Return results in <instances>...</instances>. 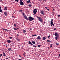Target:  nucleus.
Segmentation results:
<instances>
[{"label":"nucleus","instance_id":"obj_1","mask_svg":"<svg viewBox=\"0 0 60 60\" xmlns=\"http://www.w3.org/2000/svg\"><path fill=\"white\" fill-rule=\"evenodd\" d=\"M36 17H37V18H38L39 20V21H40L41 22H43V20L42 18L41 17L40 18V17H38V16H36Z\"/></svg>","mask_w":60,"mask_h":60},{"label":"nucleus","instance_id":"obj_2","mask_svg":"<svg viewBox=\"0 0 60 60\" xmlns=\"http://www.w3.org/2000/svg\"><path fill=\"white\" fill-rule=\"evenodd\" d=\"M22 15H23V16L25 18V19H26V20H29L28 18L27 17V16L26 15H25V14H24V13H22Z\"/></svg>","mask_w":60,"mask_h":60},{"label":"nucleus","instance_id":"obj_3","mask_svg":"<svg viewBox=\"0 0 60 60\" xmlns=\"http://www.w3.org/2000/svg\"><path fill=\"white\" fill-rule=\"evenodd\" d=\"M28 19L29 21H32L34 20V18L31 16H29L28 18Z\"/></svg>","mask_w":60,"mask_h":60},{"label":"nucleus","instance_id":"obj_4","mask_svg":"<svg viewBox=\"0 0 60 60\" xmlns=\"http://www.w3.org/2000/svg\"><path fill=\"white\" fill-rule=\"evenodd\" d=\"M37 8L36 9H34L33 10V13H34V14H36V13L37 12Z\"/></svg>","mask_w":60,"mask_h":60},{"label":"nucleus","instance_id":"obj_5","mask_svg":"<svg viewBox=\"0 0 60 60\" xmlns=\"http://www.w3.org/2000/svg\"><path fill=\"white\" fill-rule=\"evenodd\" d=\"M40 12L41 14L43 15H45V12L42 10H41V11Z\"/></svg>","mask_w":60,"mask_h":60},{"label":"nucleus","instance_id":"obj_6","mask_svg":"<svg viewBox=\"0 0 60 60\" xmlns=\"http://www.w3.org/2000/svg\"><path fill=\"white\" fill-rule=\"evenodd\" d=\"M20 5H24V3L22 2V0H20Z\"/></svg>","mask_w":60,"mask_h":60},{"label":"nucleus","instance_id":"obj_7","mask_svg":"<svg viewBox=\"0 0 60 60\" xmlns=\"http://www.w3.org/2000/svg\"><path fill=\"white\" fill-rule=\"evenodd\" d=\"M54 35L55 36H59L58 34V33L56 32L54 34Z\"/></svg>","mask_w":60,"mask_h":60},{"label":"nucleus","instance_id":"obj_8","mask_svg":"<svg viewBox=\"0 0 60 60\" xmlns=\"http://www.w3.org/2000/svg\"><path fill=\"white\" fill-rule=\"evenodd\" d=\"M41 37L39 36H38L37 38V39L38 40H39V41H40L41 40Z\"/></svg>","mask_w":60,"mask_h":60},{"label":"nucleus","instance_id":"obj_9","mask_svg":"<svg viewBox=\"0 0 60 60\" xmlns=\"http://www.w3.org/2000/svg\"><path fill=\"white\" fill-rule=\"evenodd\" d=\"M29 44H30V45H33V44H32V42H31V41H29L28 42Z\"/></svg>","mask_w":60,"mask_h":60},{"label":"nucleus","instance_id":"obj_10","mask_svg":"<svg viewBox=\"0 0 60 60\" xmlns=\"http://www.w3.org/2000/svg\"><path fill=\"white\" fill-rule=\"evenodd\" d=\"M4 14L5 16H7L8 15L7 13V12H4Z\"/></svg>","mask_w":60,"mask_h":60},{"label":"nucleus","instance_id":"obj_11","mask_svg":"<svg viewBox=\"0 0 60 60\" xmlns=\"http://www.w3.org/2000/svg\"><path fill=\"white\" fill-rule=\"evenodd\" d=\"M4 10L5 11H7V8L5 7H4Z\"/></svg>","mask_w":60,"mask_h":60},{"label":"nucleus","instance_id":"obj_12","mask_svg":"<svg viewBox=\"0 0 60 60\" xmlns=\"http://www.w3.org/2000/svg\"><path fill=\"white\" fill-rule=\"evenodd\" d=\"M7 42L8 43H11V41L10 40H7Z\"/></svg>","mask_w":60,"mask_h":60},{"label":"nucleus","instance_id":"obj_13","mask_svg":"<svg viewBox=\"0 0 60 60\" xmlns=\"http://www.w3.org/2000/svg\"><path fill=\"white\" fill-rule=\"evenodd\" d=\"M3 56H4L5 57V56H6V55H5V53L4 52H3Z\"/></svg>","mask_w":60,"mask_h":60},{"label":"nucleus","instance_id":"obj_14","mask_svg":"<svg viewBox=\"0 0 60 60\" xmlns=\"http://www.w3.org/2000/svg\"><path fill=\"white\" fill-rule=\"evenodd\" d=\"M42 39L43 40H46V38L45 37H43Z\"/></svg>","mask_w":60,"mask_h":60},{"label":"nucleus","instance_id":"obj_15","mask_svg":"<svg viewBox=\"0 0 60 60\" xmlns=\"http://www.w3.org/2000/svg\"><path fill=\"white\" fill-rule=\"evenodd\" d=\"M50 24L51 26H53V22H51Z\"/></svg>","mask_w":60,"mask_h":60},{"label":"nucleus","instance_id":"obj_16","mask_svg":"<svg viewBox=\"0 0 60 60\" xmlns=\"http://www.w3.org/2000/svg\"><path fill=\"white\" fill-rule=\"evenodd\" d=\"M31 42L32 43H33V44H35V41H32Z\"/></svg>","mask_w":60,"mask_h":60},{"label":"nucleus","instance_id":"obj_17","mask_svg":"<svg viewBox=\"0 0 60 60\" xmlns=\"http://www.w3.org/2000/svg\"><path fill=\"white\" fill-rule=\"evenodd\" d=\"M58 37H59V36H56V37H55V39H56V40H57V38H58Z\"/></svg>","mask_w":60,"mask_h":60},{"label":"nucleus","instance_id":"obj_18","mask_svg":"<svg viewBox=\"0 0 60 60\" xmlns=\"http://www.w3.org/2000/svg\"><path fill=\"white\" fill-rule=\"evenodd\" d=\"M32 36H37V35L35 34V35H31Z\"/></svg>","mask_w":60,"mask_h":60},{"label":"nucleus","instance_id":"obj_19","mask_svg":"<svg viewBox=\"0 0 60 60\" xmlns=\"http://www.w3.org/2000/svg\"><path fill=\"white\" fill-rule=\"evenodd\" d=\"M47 42H51V41H50V40H47Z\"/></svg>","mask_w":60,"mask_h":60},{"label":"nucleus","instance_id":"obj_20","mask_svg":"<svg viewBox=\"0 0 60 60\" xmlns=\"http://www.w3.org/2000/svg\"><path fill=\"white\" fill-rule=\"evenodd\" d=\"M8 49L9 50V51H11V48H9Z\"/></svg>","mask_w":60,"mask_h":60},{"label":"nucleus","instance_id":"obj_21","mask_svg":"<svg viewBox=\"0 0 60 60\" xmlns=\"http://www.w3.org/2000/svg\"><path fill=\"white\" fill-rule=\"evenodd\" d=\"M16 26H17V24H14V26H15V27H16Z\"/></svg>","mask_w":60,"mask_h":60},{"label":"nucleus","instance_id":"obj_22","mask_svg":"<svg viewBox=\"0 0 60 60\" xmlns=\"http://www.w3.org/2000/svg\"><path fill=\"white\" fill-rule=\"evenodd\" d=\"M26 32V31L25 30H24L23 31V32L24 33H25Z\"/></svg>","mask_w":60,"mask_h":60},{"label":"nucleus","instance_id":"obj_23","mask_svg":"<svg viewBox=\"0 0 60 60\" xmlns=\"http://www.w3.org/2000/svg\"><path fill=\"white\" fill-rule=\"evenodd\" d=\"M27 3H30V0L27 1Z\"/></svg>","mask_w":60,"mask_h":60},{"label":"nucleus","instance_id":"obj_24","mask_svg":"<svg viewBox=\"0 0 60 60\" xmlns=\"http://www.w3.org/2000/svg\"><path fill=\"white\" fill-rule=\"evenodd\" d=\"M41 45H38V48H40V47H41Z\"/></svg>","mask_w":60,"mask_h":60},{"label":"nucleus","instance_id":"obj_25","mask_svg":"<svg viewBox=\"0 0 60 60\" xmlns=\"http://www.w3.org/2000/svg\"><path fill=\"white\" fill-rule=\"evenodd\" d=\"M51 21L50 22H53V19H51Z\"/></svg>","mask_w":60,"mask_h":60},{"label":"nucleus","instance_id":"obj_26","mask_svg":"<svg viewBox=\"0 0 60 60\" xmlns=\"http://www.w3.org/2000/svg\"><path fill=\"white\" fill-rule=\"evenodd\" d=\"M3 11L2 9H0V12H2Z\"/></svg>","mask_w":60,"mask_h":60},{"label":"nucleus","instance_id":"obj_27","mask_svg":"<svg viewBox=\"0 0 60 60\" xmlns=\"http://www.w3.org/2000/svg\"><path fill=\"white\" fill-rule=\"evenodd\" d=\"M23 11V10H19V12H21H21H22V11Z\"/></svg>","mask_w":60,"mask_h":60},{"label":"nucleus","instance_id":"obj_28","mask_svg":"<svg viewBox=\"0 0 60 60\" xmlns=\"http://www.w3.org/2000/svg\"><path fill=\"white\" fill-rule=\"evenodd\" d=\"M28 6H29V7H31V6L30 4L29 5H28Z\"/></svg>","mask_w":60,"mask_h":60},{"label":"nucleus","instance_id":"obj_29","mask_svg":"<svg viewBox=\"0 0 60 60\" xmlns=\"http://www.w3.org/2000/svg\"><path fill=\"white\" fill-rule=\"evenodd\" d=\"M15 1L17 2H19V0H15Z\"/></svg>","mask_w":60,"mask_h":60},{"label":"nucleus","instance_id":"obj_30","mask_svg":"<svg viewBox=\"0 0 60 60\" xmlns=\"http://www.w3.org/2000/svg\"><path fill=\"white\" fill-rule=\"evenodd\" d=\"M52 44L50 46V48H51L52 47Z\"/></svg>","mask_w":60,"mask_h":60},{"label":"nucleus","instance_id":"obj_31","mask_svg":"<svg viewBox=\"0 0 60 60\" xmlns=\"http://www.w3.org/2000/svg\"><path fill=\"white\" fill-rule=\"evenodd\" d=\"M3 56V55L1 54H0V57H1V56Z\"/></svg>","mask_w":60,"mask_h":60},{"label":"nucleus","instance_id":"obj_32","mask_svg":"<svg viewBox=\"0 0 60 60\" xmlns=\"http://www.w3.org/2000/svg\"><path fill=\"white\" fill-rule=\"evenodd\" d=\"M23 55L24 56V57H25V52H24L23 53Z\"/></svg>","mask_w":60,"mask_h":60},{"label":"nucleus","instance_id":"obj_33","mask_svg":"<svg viewBox=\"0 0 60 60\" xmlns=\"http://www.w3.org/2000/svg\"><path fill=\"white\" fill-rule=\"evenodd\" d=\"M59 44H58V43H56V45H59Z\"/></svg>","mask_w":60,"mask_h":60},{"label":"nucleus","instance_id":"obj_34","mask_svg":"<svg viewBox=\"0 0 60 60\" xmlns=\"http://www.w3.org/2000/svg\"><path fill=\"white\" fill-rule=\"evenodd\" d=\"M4 46H5L6 47L7 46V45H6V44L4 45Z\"/></svg>","mask_w":60,"mask_h":60},{"label":"nucleus","instance_id":"obj_35","mask_svg":"<svg viewBox=\"0 0 60 60\" xmlns=\"http://www.w3.org/2000/svg\"><path fill=\"white\" fill-rule=\"evenodd\" d=\"M0 2H3V1L2 0H0Z\"/></svg>","mask_w":60,"mask_h":60},{"label":"nucleus","instance_id":"obj_36","mask_svg":"<svg viewBox=\"0 0 60 60\" xmlns=\"http://www.w3.org/2000/svg\"><path fill=\"white\" fill-rule=\"evenodd\" d=\"M17 36H20V35H17Z\"/></svg>","mask_w":60,"mask_h":60},{"label":"nucleus","instance_id":"obj_37","mask_svg":"<svg viewBox=\"0 0 60 60\" xmlns=\"http://www.w3.org/2000/svg\"><path fill=\"white\" fill-rule=\"evenodd\" d=\"M14 30H17V29L15 28H14Z\"/></svg>","mask_w":60,"mask_h":60},{"label":"nucleus","instance_id":"obj_38","mask_svg":"<svg viewBox=\"0 0 60 60\" xmlns=\"http://www.w3.org/2000/svg\"><path fill=\"white\" fill-rule=\"evenodd\" d=\"M60 15H58V17H60Z\"/></svg>","mask_w":60,"mask_h":60},{"label":"nucleus","instance_id":"obj_39","mask_svg":"<svg viewBox=\"0 0 60 60\" xmlns=\"http://www.w3.org/2000/svg\"><path fill=\"white\" fill-rule=\"evenodd\" d=\"M47 9V10H48V11H50V10H49V9Z\"/></svg>","mask_w":60,"mask_h":60},{"label":"nucleus","instance_id":"obj_40","mask_svg":"<svg viewBox=\"0 0 60 60\" xmlns=\"http://www.w3.org/2000/svg\"><path fill=\"white\" fill-rule=\"evenodd\" d=\"M10 39H11L12 38V37H9Z\"/></svg>","mask_w":60,"mask_h":60},{"label":"nucleus","instance_id":"obj_41","mask_svg":"<svg viewBox=\"0 0 60 60\" xmlns=\"http://www.w3.org/2000/svg\"><path fill=\"white\" fill-rule=\"evenodd\" d=\"M16 40H17L18 41H19V40H18V39H17V38H16Z\"/></svg>","mask_w":60,"mask_h":60},{"label":"nucleus","instance_id":"obj_42","mask_svg":"<svg viewBox=\"0 0 60 60\" xmlns=\"http://www.w3.org/2000/svg\"><path fill=\"white\" fill-rule=\"evenodd\" d=\"M30 30H32V28H30Z\"/></svg>","mask_w":60,"mask_h":60},{"label":"nucleus","instance_id":"obj_43","mask_svg":"<svg viewBox=\"0 0 60 60\" xmlns=\"http://www.w3.org/2000/svg\"><path fill=\"white\" fill-rule=\"evenodd\" d=\"M54 30H56V28H55L54 29Z\"/></svg>","mask_w":60,"mask_h":60},{"label":"nucleus","instance_id":"obj_44","mask_svg":"<svg viewBox=\"0 0 60 60\" xmlns=\"http://www.w3.org/2000/svg\"><path fill=\"white\" fill-rule=\"evenodd\" d=\"M45 8L46 9H47L48 8H47V7H45Z\"/></svg>","mask_w":60,"mask_h":60},{"label":"nucleus","instance_id":"obj_45","mask_svg":"<svg viewBox=\"0 0 60 60\" xmlns=\"http://www.w3.org/2000/svg\"><path fill=\"white\" fill-rule=\"evenodd\" d=\"M49 37H50V36H48V37H47V38H49Z\"/></svg>","mask_w":60,"mask_h":60},{"label":"nucleus","instance_id":"obj_46","mask_svg":"<svg viewBox=\"0 0 60 60\" xmlns=\"http://www.w3.org/2000/svg\"><path fill=\"white\" fill-rule=\"evenodd\" d=\"M5 31H8V30L5 29Z\"/></svg>","mask_w":60,"mask_h":60},{"label":"nucleus","instance_id":"obj_47","mask_svg":"<svg viewBox=\"0 0 60 60\" xmlns=\"http://www.w3.org/2000/svg\"><path fill=\"white\" fill-rule=\"evenodd\" d=\"M19 57H21V56L20 55H19Z\"/></svg>","mask_w":60,"mask_h":60},{"label":"nucleus","instance_id":"obj_48","mask_svg":"<svg viewBox=\"0 0 60 60\" xmlns=\"http://www.w3.org/2000/svg\"><path fill=\"white\" fill-rule=\"evenodd\" d=\"M3 30H5V29H3Z\"/></svg>","mask_w":60,"mask_h":60},{"label":"nucleus","instance_id":"obj_49","mask_svg":"<svg viewBox=\"0 0 60 60\" xmlns=\"http://www.w3.org/2000/svg\"><path fill=\"white\" fill-rule=\"evenodd\" d=\"M33 47H35V45H33Z\"/></svg>","mask_w":60,"mask_h":60},{"label":"nucleus","instance_id":"obj_50","mask_svg":"<svg viewBox=\"0 0 60 60\" xmlns=\"http://www.w3.org/2000/svg\"><path fill=\"white\" fill-rule=\"evenodd\" d=\"M52 25L53 26H55V25L53 23Z\"/></svg>","mask_w":60,"mask_h":60},{"label":"nucleus","instance_id":"obj_51","mask_svg":"<svg viewBox=\"0 0 60 60\" xmlns=\"http://www.w3.org/2000/svg\"><path fill=\"white\" fill-rule=\"evenodd\" d=\"M12 17L13 18L14 17V16H13H13H12Z\"/></svg>","mask_w":60,"mask_h":60},{"label":"nucleus","instance_id":"obj_52","mask_svg":"<svg viewBox=\"0 0 60 60\" xmlns=\"http://www.w3.org/2000/svg\"><path fill=\"white\" fill-rule=\"evenodd\" d=\"M6 59H8V58H6Z\"/></svg>","mask_w":60,"mask_h":60},{"label":"nucleus","instance_id":"obj_53","mask_svg":"<svg viewBox=\"0 0 60 60\" xmlns=\"http://www.w3.org/2000/svg\"><path fill=\"white\" fill-rule=\"evenodd\" d=\"M58 56H60V54H59V55Z\"/></svg>","mask_w":60,"mask_h":60},{"label":"nucleus","instance_id":"obj_54","mask_svg":"<svg viewBox=\"0 0 60 60\" xmlns=\"http://www.w3.org/2000/svg\"><path fill=\"white\" fill-rule=\"evenodd\" d=\"M19 29V28H17L16 29V30H17V29Z\"/></svg>","mask_w":60,"mask_h":60},{"label":"nucleus","instance_id":"obj_55","mask_svg":"<svg viewBox=\"0 0 60 60\" xmlns=\"http://www.w3.org/2000/svg\"><path fill=\"white\" fill-rule=\"evenodd\" d=\"M1 9V6H0V9Z\"/></svg>","mask_w":60,"mask_h":60},{"label":"nucleus","instance_id":"obj_56","mask_svg":"<svg viewBox=\"0 0 60 60\" xmlns=\"http://www.w3.org/2000/svg\"><path fill=\"white\" fill-rule=\"evenodd\" d=\"M46 23V22H45L44 23L43 25H44V23Z\"/></svg>","mask_w":60,"mask_h":60},{"label":"nucleus","instance_id":"obj_57","mask_svg":"<svg viewBox=\"0 0 60 60\" xmlns=\"http://www.w3.org/2000/svg\"><path fill=\"white\" fill-rule=\"evenodd\" d=\"M13 18H14V19H15V17H14V16Z\"/></svg>","mask_w":60,"mask_h":60},{"label":"nucleus","instance_id":"obj_58","mask_svg":"<svg viewBox=\"0 0 60 60\" xmlns=\"http://www.w3.org/2000/svg\"><path fill=\"white\" fill-rule=\"evenodd\" d=\"M48 21H49V23L50 22H49V20Z\"/></svg>","mask_w":60,"mask_h":60},{"label":"nucleus","instance_id":"obj_59","mask_svg":"<svg viewBox=\"0 0 60 60\" xmlns=\"http://www.w3.org/2000/svg\"><path fill=\"white\" fill-rule=\"evenodd\" d=\"M49 36H50V35H49Z\"/></svg>","mask_w":60,"mask_h":60},{"label":"nucleus","instance_id":"obj_60","mask_svg":"<svg viewBox=\"0 0 60 60\" xmlns=\"http://www.w3.org/2000/svg\"><path fill=\"white\" fill-rule=\"evenodd\" d=\"M35 47H37V46H35Z\"/></svg>","mask_w":60,"mask_h":60},{"label":"nucleus","instance_id":"obj_61","mask_svg":"<svg viewBox=\"0 0 60 60\" xmlns=\"http://www.w3.org/2000/svg\"><path fill=\"white\" fill-rule=\"evenodd\" d=\"M54 9H53V11H54Z\"/></svg>","mask_w":60,"mask_h":60},{"label":"nucleus","instance_id":"obj_62","mask_svg":"<svg viewBox=\"0 0 60 60\" xmlns=\"http://www.w3.org/2000/svg\"><path fill=\"white\" fill-rule=\"evenodd\" d=\"M0 59L1 60H2V59Z\"/></svg>","mask_w":60,"mask_h":60},{"label":"nucleus","instance_id":"obj_63","mask_svg":"<svg viewBox=\"0 0 60 60\" xmlns=\"http://www.w3.org/2000/svg\"><path fill=\"white\" fill-rule=\"evenodd\" d=\"M30 4H32V3H31V2H30Z\"/></svg>","mask_w":60,"mask_h":60},{"label":"nucleus","instance_id":"obj_64","mask_svg":"<svg viewBox=\"0 0 60 60\" xmlns=\"http://www.w3.org/2000/svg\"><path fill=\"white\" fill-rule=\"evenodd\" d=\"M18 41H19V39H18Z\"/></svg>","mask_w":60,"mask_h":60}]
</instances>
